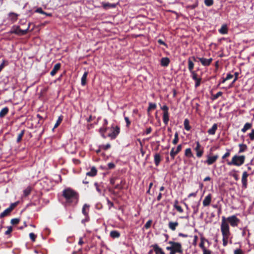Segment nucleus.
<instances>
[{
  "instance_id": "nucleus-1",
  "label": "nucleus",
  "mask_w": 254,
  "mask_h": 254,
  "mask_svg": "<svg viewBox=\"0 0 254 254\" xmlns=\"http://www.w3.org/2000/svg\"><path fill=\"white\" fill-rule=\"evenodd\" d=\"M240 220L235 215H232L226 218L225 216L222 217V221L220 225L221 232L222 235L223 246L226 247L229 242L231 236V232L229 223L233 227L238 226Z\"/></svg>"
},
{
  "instance_id": "nucleus-2",
  "label": "nucleus",
  "mask_w": 254,
  "mask_h": 254,
  "mask_svg": "<svg viewBox=\"0 0 254 254\" xmlns=\"http://www.w3.org/2000/svg\"><path fill=\"white\" fill-rule=\"evenodd\" d=\"M64 204H76L78 201V194L71 189H65L64 190Z\"/></svg>"
},
{
  "instance_id": "nucleus-3",
  "label": "nucleus",
  "mask_w": 254,
  "mask_h": 254,
  "mask_svg": "<svg viewBox=\"0 0 254 254\" xmlns=\"http://www.w3.org/2000/svg\"><path fill=\"white\" fill-rule=\"evenodd\" d=\"M245 156L244 155H235L233 158L231 162L228 163L229 165H234L235 166H241L245 162Z\"/></svg>"
},
{
  "instance_id": "nucleus-4",
  "label": "nucleus",
  "mask_w": 254,
  "mask_h": 254,
  "mask_svg": "<svg viewBox=\"0 0 254 254\" xmlns=\"http://www.w3.org/2000/svg\"><path fill=\"white\" fill-rule=\"evenodd\" d=\"M169 244L171 245V246L166 248L167 250H174L175 252H177V253L180 254L183 253L182 247L180 243L169 241Z\"/></svg>"
},
{
  "instance_id": "nucleus-5",
  "label": "nucleus",
  "mask_w": 254,
  "mask_h": 254,
  "mask_svg": "<svg viewBox=\"0 0 254 254\" xmlns=\"http://www.w3.org/2000/svg\"><path fill=\"white\" fill-rule=\"evenodd\" d=\"M28 28H27L25 30H22L20 29V27L17 26H13L11 28V30L10 31L9 33L10 34H15L16 35H17L18 36H22L26 34L28 31Z\"/></svg>"
},
{
  "instance_id": "nucleus-6",
  "label": "nucleus",
  "mask_w": 254,
  "mask_h": 254,
  "mask_svg": "<svg viewBox=\"0 0 254 254\" xmlns=\"http://www.w3.org/2000/svg\"><path fill=\"white\" fill-rule=\"evenodd\" d=\"M16 203H11L9 207H8L3 212L0 214V218H2L5 216L9 215L11 212L13 210L14 207L16 206Z\"/></svg>"
},
{
  "instance_id": "nucleus-7",
  "label": "nucleus",
  "mask_w": 254,
  "mask_h": 254,
  "mask_svg": "<svg viewBox=\"0 0 254 254\" xmlns=\"http://www.w3.org/2000/svg\"><path fill=\"white\" fill-rule=\"evenodd\" d=\"M120 132V127L118 126L112 127V132L109 133L108 136L111 139H115Z\"/></svg>"
},
{
  "instance_id": "nucleus-8",
  "label": "nucleus",
  "mask_w": 254,
  "mask_h": 254,
  "mask_svg": "<svg viewBox=\"0 0 254 254\" xmlns=\"http://www.w3.org/2000/svg\"><path fill=\"white\" fill-rule=\"evenodd\" d=\"M196 146L194 148V150L196 152V156L198 158L201 157L203 153V150L202 149H201V145L198 141L196 142Z\"/></svg>"
},
{
  "instance_id": "nucleus-9",
  "label": "nucleus",
  "mask_w": 254,
  "mask_h": 254,
  "mask_svg": "<svg viewBox=\"0 0 254 254\" xmlns=\"http://www.w3.org/2000/svg\"><path fill=\"white\" fill-rule=\"evenodd\" d=\"M182 145L181 144L179 145L177 149L175 150V148H172L170 152V156L173 159H174L175 156L181 150Z\"/></svg>"
},
{
  "instance_id": "nucleus-10",
  "label": "nucleus",
  "mask_w": 254,
  "mask_h": 254,
  "mask_svg": "<svg viewBox=\"0 0 254 254\" xmlns=\"http://www.w3.org/2000/svg\"><path fill=\"white\" fill-rule=\"evenodd\" d=\"M199 61L201 62V64L204 66H208L210 64L212 61V59H205L204 58H198Z\"/></svg>"
},
{
  "instance_id": "nucleus-11",
  "label": "nucleus",
  "mask_w": 254,
  "mask_h": 254,
  "mask_svg": "<svg viewBox=\"0 0 254 254\" xmlns=\"http://www.w3.org/2000/svg\"><path fill=\"white\" fill-rule=\"evenodd\" d=\"M218 158V156L217 155H216L213 156H207V159L206 161V163L208 165H211L216 161V160Z\"/></svg>"
},
{
  "instance_id": "nucleus-12",
  "label": "nucleus",
  "mask_w": 254,
  "mask_h": 254,
  "mask_svg": "<svg viewBox=\"0 0 254 254\" xmlns=\"http://www.w3.org/2000/svg\"><path fill=\"white\" fill-rule=\"evenodd\" d=\"M156 254H165L163 250L159 247L157 244H154L152 246Z\"/></svg>"
},
{
  "instance_id": "nucleus-13",
  "label": "nucleus",
  "mask_w": 254,
  "mask_h": 254,
  "mask_svg": "<svg viewBox=\"0 0 254 254\" xmlns=\"http://www.w3.org/2000/svg\"><path fill=\"white\" fill-rule=\"evenodd\" d=\"M125 184V182L124 180L120 179L119 180V181L116 183V184L115 186V188L118 190H121L123 188Z\"/></svg>"
},
{
  "instance_id": "nucleus-14",
  "label": "nucleus",
  "mask_w": 254,
  "mask_h": 254,
  "mask_svg": "<svg viewBox=\"0 0 254 254\" xmlns=\"http://www.w3.org/2000/svg\"><path fill=\"white\" fill-rule=\"evenodd\" d=\"M211 201V194H209L205 197V198L203 200V206H208L210 204Z\"/></svg>"
},
{
  "instance_id": "nucleus-15",
  "label": "nucleus",
  "mask_w": 254,
  "mask_h": 254,
  "mask_svg": "<svg viewBox=\"0 0 254 254\" xmlns=\"http://www.w3.org/2000/svg\"><path fill=\"white\" fill-rule=\"evenodd\" d=\"M218 126L216 124H214L212 127L207 130V132L209 135H214L217 129Z\"/></svg>"
},
{
  "instance_id": "nucleus-16",
  "label": "nucleus",
  "mask_w": 254,
  "mask_h": 254,
  "mask_svg": "<svg viewBox=\"0 0 254 254\" xmlns=\"http://www.w3.org/2000/svg\"><path fill=\"white\" fill-rule=\"evenodd\" d=\"M60 67H61L60 64L58 63V64H56L54 65L53 69L52 70V71L50 72L51 75H52V76L55 75L56 74V73L57 72V71L60 69Z\"/></svg>"
},
{
  "instance_id": "nucleus-17",
  "label": "nucleus",
  "mask_w": 254,
  "mask_h": 254,
  "mask_svg": "<svg viewBox=\"0 0 254 254\" xmlns=\"http://www.w3.org/2000/svg\"><path fill=\"white\" fill-rule=\"evenodd\" d=\"M154 163L156 166H158L161 160V155L159 153H156L154 156Z\"/></svg>"
},
{
  "instance_id": "nucleus-18",
  "label": "nucleus",
  "mask_w": 254,
  "mask_h": 254,
  "mask_svg": "<svg viewBox=\"0 0 254 254\" xmlns=\"http://www.w3.org/2000/svg\"><path fill=\"white\" fill-rule=\"evenodd\" d=\"M97 170L95 167H92L90 171L86 173V175L90 177H94L97 175Z\"/></svg>"
},
{
  "instance_id": "nucleus-19",
  "label": "nucleus",
  "mask_w": 254,
  "mask_h": 254,
  "mask_svg": "<svg viewBox=\"0 0 254 254\" xmlns=\"http://www.w3.org/2000/svg\"><path fill=\"white\" fill-rule=\"evenodd\" d=\"M170 63V60L168 58H163L161 60V64L163 66H167Z\"/></svg>"
},
{
  "instance_id": "nucleus-20",
  "label": "nucleus",
  "mask_w": 254,
  "mask_h": 254,
  "mask_svg": "<svg viewBox=\"0 0 254 254\" xmlns=\"http://www.w3.org/2000/svg\"><path fill=\"white\" fill-rule=\"evenodd\" d=\"M18 15L15 13L14 12H10L9 13V17L10 19V20L13 22H14L16 21H17L18 19Z\"/></svg>"
},
{
  "instance_id": "nucleus-21",
  "label": "nucleus",
  "mask_w": 254,
  "mask_h": 254,
  "mask_svg": "<svg viewBox=\"0 0 254 254\" xmlns=\"http://www.w3.org/2000/svg\"><path fill=\"white\" fill-rule=\"evenodd\" d=\"M102 4L103 7L105 9H108L110 8H115L116 6V4H114V3L102 2Z\"/></svg>"
},
{
  "instance_id": "nucleus-22",
  "label": "nucleus",
  "mask_w": 254,
  "mask_h": 254,
  "mask_svg": "<svg viewBox=\"0 0 254 254\" xmlns=\"http://www.w3.org/2000/svg\"><path fill=\"white\" fill-rule=\"evenodd\" d=\"M8 111L9 109L7 107H4L0 111V118H3L4 116H5L7 114Z\"/></svg>"
},
{
  "instance_id": "nucleus-23",
  "label": "nucleus",
  "mask_w": 254,
  "mask_h": 254,
  "mask_svg": "<svg viewBox=\"0 0 254 254\" xmlns=\"http://www.w3.org/2000/svg\"><path fill=\"white\" fill-rule=\"evenodd\" d=\"M179 223L178 222H170L169 223V227L171 230L174 231L176 230V227H177Z\"/></svg>"
},
{
  "instance_id": "nucleus-24",
  "label": "nucleus",
  "mask_w": 254,
  "mask_h": 254,
  "mask_svg": "<svg viewBox=\"0 0 254 254\" xmlns=\"http://www.w3.org/2000/svg\"><path fill=\"white\" fill-rule=\"evenodd\" d=\"M185 155L188 158L193 157V155L190 148H188L186 149L185 152Z\"/></svg>"
},
{
  "instance_id": "nucleus-25",
  "label": "nucleus",
  "mask_w": 254,
  "mask_h": 254,
  "mask_svg": "<svg viewBox=\"0 0 254 254\" xmlns=\"http://www.w3.org/2000/svg\"><path fill=\"white\" fill-rule=\"evenodd\" d=\"M163 120L164 123L167 125L169 120V113H163Z\"/></svg>"
},
{
  "instance_id": "nucleus-26",
  "label": "nucleus",
  "mask_w": 254,
  "mask_h": 254,
  "mask_svg": "<svg viewBox=\"0 0 254 254\" xmlns=\"http://www.w3.org/2000/svg\"><path fill=\"white\" fill-rule=\"evenodd\" d=\"M219 32L222 34H225L228 33V28L226 25H223L219 30Z\"/></svg>"
},
{
  "instance_id": "nucleus-27",
  "label": "nucleus",
  "mask_w": 254,
  "mask_h": 254,
  "mask_svg": "<svg viewBox=\"0 0 254 254\" xmlns=\"http://www.w3.org/2000/svg\"><path fill=\"white\" fill-rule=\"evenodd\" d=\"M110 236L112 238H118L120 236V233L117 231H112L110 232Z\"/></svg>"
},
{
  "instance_id": "nucleus-28",
  "label": "nucleus",
  "mask_w": 254,
  "mask_h": 254,
  "mask_svg": "<svg viewBox=\"0 0 254 254\" xmlns=\"http://www.w3.org/2000/svg\"><path fill=\"white\" fill-rule=\"evenodd\" d=\"M174 207L177 209V210L178 212H179L180 213H182L183 212V209H182V208L181 207V206L178 205V201L177 200H175V201L174 202Z\"/></svg>"
},
{
  "instance_id": "nucleus-29",
  "label": "nucleus",
  "mask_w": 254,
  "mask_h": 254,
  "mask_svg": "<svg viewBox=\"0 0 254 254\" xmlns=\"http://www.w3.org/2000/svg\"><path fill=\"white\" fill-rule=\"evenodd\" d=\"M194 67V64L192 61L191 60L190 58H189L188 60V68L190 71L191 72L193 71V68Z\"/></svg>"
},
{
  "instance_id": "nucleus-30",
  "label": "nucleus",
  "mask_w": 254,
  "mask_h": 254,
  "mask_svg": "<svg viewBox=\"0 0 254 254\" xmlns=\"http://www.w3.org/2000/svg\"><path fill=\"white\" fill-rule=\"evenodd\" d=\"M252 127V124L251 123H246L243 128L242 129V131L243 132H245L247 130L250 129Z\"/></svg>"
},
{
  "instance_id": "nucleus-31",
  "label": "nucleus",
  "mask_w": 254,
  "mask_h": 254,
  "mask_svg": "<svg viewBox=\"0 0 254 254\" xmlns=\"http://www.w3.org/2000/svg\"><path fill=\"white\" fill-rule=\"evenodd\" d=\"M88 72L86 71L84 73L82 78H81V84L82 85H85L86 83V79L88 75Z\"/></svg>"
},
{
  "instance_id": "nucleus-32",
  "label": "nucleus",
  "mask_w": 254,
  "mask_h": 254,
  "mask_svg": "<svg viewBox=\"0 0 254 254\" xmlns=\"http://www.w3.org/2000/svg\"><path fill=\"white\" fill-rule=\"evenodd\" d=\"M24 133H25V130L23 129L21 131L20 133H19V134L18 135L17 138V140H16V141L17 143H19L21 141Z\"/></svg>"
},
{
  "instance_id": "nucleus-33",
  "label": "nucleus",
  "mask_w": 254,
  "mask_h": 254,
  "mask_svg": "<svg viewBox=\"0 0 254 254\" xmlns=\"http://www.w3.org/2000/svg\"><path fill=\"white\" fill-rule=\"evenodd\" d=\"M31 191V187H28L26 189L23 190V194L24 196H27L29 195Z\"/></svg>"
},
{
  "instance_id": "nucleus-34",
  "label": "nucleus",
  "mask_w": 254,
  "mask_h": 254,
  "mask_svg": "<svg viewBox=\"0 0 254 254\" xmlns=\"http://www.w3.org/2000/svg\"><path fill=\"white\" fill-rule=\"evenodd\" d=\"M184 127L187 130H190V126L189 125V121L186 119L184 121Z\"/></svg>"
},
{
  "instance_id": "nucleus-35",
  "label": "nucleus",
  "mask_w": 254,
  "mask_h": 254,
  "mask_svg": "<svg viewBox=\"0 0 254 254\" xmlns=\"http://www.w3.org/2000/svg\"><path fill=\"white\" fill-rule=\"evenodd\" d=\"M156 104L152 103H149V107H148V108L147 109V112H148V114L149 113V112H150V110L155 109H156Z\"/></svg>"
},
{
  "instance_id": "nucleus-36",
  "label": "nucleus",
  "mask_w": 254,
  "mask_h": 254,
  "mask_svg": "<svg viewBox=\"0 0 254 254\" xmlns=\"http://www.w3.org/2000/svg\"><path fill=\"white\" fill-rule=\"evenodd\" d=\"M239 147H240V150H239V153L243 152L247 148V145H245V144H240L239 145Z\"/></svg>"
},
{
  "instance_id": "nucleus-37",
  "label": "nucleus",
  "mask_w": 254,
  "mask_h": 254,
  "mask_svg": "<svg viewBox=\"0 0 254 254\" xmlns=\"http://www.w3.org/2000/svg\"><path fill=\"white\" fill-rule=\"evenodd\" d=\"M62 121H63V116H61L59 117L58 120H57L56 124L54 126V128L57 127L59 126V125L61 123Z\"/></svg>"
},
{
  "instance_id": "nucleus-38",
  "label": "nucleus",
  "mask_w": 254,
  "mask_h": 254,
  "mask_svg": "<svg viewBox=\"0 0 254 254\" xmlns=\"http://www.w3.org/2000/svg\"><path fill=\"white\" fill-rule=\"evenodd\" d=\"M106 130H107V128L105 127H102L99 129V132L101 134L102 137L104 138H106V136L105 135V132L106 131Z\"/></svg>"
},
{
  "instance_id": "nucleus-39",
  "label": "nucleus",
  "mask_w": 254,
  "mask_h": 254,
  "mask_svg": "<svg viewBox=\"0 0 254 254\" xmlns=\"http://www.w3.org/2000/svg\"><path fill=\"white\" fill-rule=\"evenodd\" d=\"M213 3V0H204V3L207 6H211Z\"/></svg>"
},
{
  "instance_id": "nucleus-40",
  "label": "nucleus",
  "mask_w": 254,
  "mask_h": 254,
  "mask_svg": "<svg viewBox=\"0 0 254 254\" xmlns=\"http://www.w3.org/2000/svg\"><path fill=\"white\" fill-rule=\"evenodd\" d=\"M20 221V219H18V218H13V219H12L10 221V223L12 224V225H16L17 224L19 223Z\"/></svg>"
},
{
  "instance_id": "nucleus-41",
  "label": "nucleus",
  "mask_w": 254,
  "mask_h": 254,
  "mask_svg": "<svg viewBox=\"0 0 254 254\" xmlns=\"http://www.w3.org/2000/svg\"><path fill=\"white\" fill-rule=\"evenodd\" d=\"M29 237L32 242H35L36 240L37 236L33 233H30L29 234Z\"/></svg>"
},
{
  "instance_id": "nucleus-42",
  "label": "nucleus",
  "mask_w": 254,
  "mask_h": 254,
  "mask_svg": "<svg viewBox=\"0 0 254 254\" xmlns=\"http://www.w3.org/2000/svg\"><path fill=\"white\" fill-rule=\"evenodd\" d=\"M191 73L192 75V78L193 80H196L200 78V77H197V75L194 71L191 72Z\"/></svg>"
},
{
  "instance_id": "nucleus-43",
  "label": "nucleus",
  "mask_w": 254,
  "mask_h": 254,
  "mask_svg": "<svg viewBox=\"0 0 254 254\" xmlns=\"http://www.w3.org/2000/svg\"><path fill=\"white\" fill-rule=\"evenodd\" d=\"M178 140H179L178 133V132H176L175 134V138L173 140V143L174 144H176L178 143Z\"/></svg>"
},
{
  "instance_id": "nucleus-44",
  "label": "nucleus",
  "mask_w": 254,
  "mask_h": 254,
  "mask_svg": "<svg viewBox=\"0 0 254 254\" xmlns=\"http://www.w3.org/2000/svg\"><path fill=\"white\" fill-rule=\"evenodd\" d=\"M111 147V145L110 144H107L106 145H102L100 146V148L104 150H107L108 149L110 148Z\"/></svg>"
},
{
  "instance_id": "nucleus-45",
  "label": "nucleus",
  "mask_w": 254,
  "mask_h": 254,
  "mask_svg": "<svg viewBox=\"0 0 254 254\" xmlns=\"http://www.w3.org/2000/svg\"><path fill=\"white\" fill-rule=\"evenodd\" d=\"M13 228L12 226H9L7 227V230L5 232V234L8 235L10 234L12 231Z\"/></svg>"
},
{
  "instance_id": "nucleus-46",
  "label": "nucleus",
  "mask_w": 254,
  "mask_h": 254,
  "mask_svg": "<svg viewBox=\"0 0 254 254\" xmlns=\"http://www.w3.org/2000/svg\"><path fill=\"white\" fill-rule=\"evenodd\" d=\"M5 63H6V65L8 64V63L5 60H3L2 63L0 64V72L2 70L4 67L5 65Z\"/></svg>"
},
{
  "instance_id": "nucleus-47",
  "label": "nucleus",
  "mask_w": 254,
  "mask_h": 254,
  "mask_svg": "<svg viewBox=\"0 0 254 254\" xmlns=\"http://www.w3.org/2000/svg\"><path fill=\"white\" fill-rule=\"evenodd\" d=\"M234 254H244V252L241 249H237L234 251Z\"/></svg>"
},
{
  "instance_id": "nucleus-48",
  "label": "nucleus",
  "mask_w": 254,
  "mask_h": 254,
  "mask_svg": "<svg viewBox=\"0 0 254 254\" xmlns=\"http://www.w3.org/2000/svg\"><path fill=\"white\" fill-rule=\"evenodd\" d=\"M242 182L243 187L245 188H246L247 186V178H242Z\"/></svg>"
},
{
  "instance_id": "nucleus-49",
  "label": "nucleus",
  "mask_w": 254,
  "mask_h": 254,
  "mask_svg": "<svg viewBox=\"0 0 254 254\" xmlns=\"http://www.w3.org/2000/svg\"><path fill=\"white\" fill-rule=\"evenodd\" d=\"M233 75L230 73L228 74L226 77L223 79L222 83L225 82L226 80L231 79Z\"/></svg>"
},
{
  "instance_id": "nucleus-50",
  "label": "nucleus",
  "mask_w": 254,
  "mask_h": 254,
  "mask_svg": "<svg viewBox=\"0 0 254 254\" xmlns=\"http://www.w3.org/2000/svg\"><path fill=\"white\" fill-rule=\"evenodd\" d=\"M151 223H152V221L151 220L148 221L146 224H145L144 225V227L146 228V229H148L150 227V226H151Z\"/></svg>"
},
{
  "instance_id": "nucleus-51",
  "label": "nucleus",
  "mask_w": 254,
  "mask_h": 254,
  "mask_svg": "<svg viewBox=\"0 0 254 254\" xmlns=\"http://www.w3.org/2000/svg\"><path fill=\"white\" fill-rule=\"evenodd\" d=\"M88 206L87 204H84L82 208V212L85 215H87V213L86 212L85 210L86 208H88Z\"/></svg>"
},
{
  "instance_id": "nucleus-52",
  "label": "nucleus",
  "mask_w": 254,
  "mask_h": 254,
  "mask_svg": "<svg viewBox=\"0 0 254 254\" xmlns=\"http://www.w3.org/2000/svg\"><path fill=\"white\" fill-rule=\"evenodd\" d=\"M161 109L163 111V113H168V107L166 105L163 106Z\"/></svg>"
},
{
  "instance_id": "nucleus-53",
  "label": "nucleus",
  "mask_w": 254,
  "mask_h": 254,
  "mask_svg": "<svg viewBox=\"0 0 254 254\" xmlns=\"http://www.w3.org/2000/svg\"><path fill=\"white\" fill-rule=\"evenodd\" d=\"M197 240H198V237L196 235H195L194 236V239H193V242H192V245L194 246H196Z\"/></svg>"
},
{
  "instance_id": "nucleus-54",
  "label": "nucleus",
  "mask_w": 254,
  "mask_h": 254,
  "mask_svg": "<svg viewBox=\"0 0 254 254\" xmlns=\"http://www.w3.org/2000/svg\"><path fill=\"white\" fill-rule=\"evenodd\" d=\"M249 136L252 140L254 139V129H252L251 132L249 133Z\"/></svg>"
},
{
  "instance_id": "nucleus-55",
  "label": "nucleus",
  "mask_w": 254,
  "mask_h": 254,
  "mask_svg": "<svg viewBox=\"0 0 254 254\" xmlns=\"http://www.w3.org/2000/svg\"><path fill=\"white\" fill-rule=\"evenodd\" d=\"M119 180H120V179H118V178L112 179L111 180V183L112 185H114L115 186V185L116 184V183H117V182L119 181Z\"/></svg>"
},
{
  "instance_id": "nucleus-56",
  "label": "nucleus",
  "mask_w": 254,
  "mask_h": 254,
  "mask_svg": "<svg viewBox=\"0 0 254 254\" xmlns=\"http://www.w3.org/2000/svg\"><path fill=\"white\" fill-rule=\"evenodd\" d=\"M125 120L126 121V122L127 123V127H129V126L130 125V122L129 120V118L127 117H125Z\"/></svg>"
},
{
  "instance_id": "nucleus-57",
  "label": "nucleus",
  "mask_w": 254,
  "mask_h": 254,
  "mask_svg": "<svg viewBox=\"0 0 254 254\" xmlns=\"http://www.w3.org/2000/svg\"><path fill=\"white\" fill-rule=\"evenodd\" d=\"M204 239L203 238H201V243H200L199 244V247L202 249V250H203V249H205L204 246Z\"/></svg>"
},
{
  "instance_id": "nucleus-58",
  "label": "nucleus",
  "mask_w": 254,
  "mask_h": 254,
  "mask_svg": "<svg viewBox=\"0 0 254 254\" xmlns=\"http://www.w3.org/2000/svg\"><path fill=\"white\" fill-rule=\"evenodd\" d=\"M201 80V78L197 80H195V87H197L198 86H199L200 85Z\"/></svg>"
},
{
  "instance_id": "nucleus-59",
  "label": "nucleus",
  "mask_w": 254,
  "mask_h": 254,
  "mask_svg": "<svg viewBox=\"0 0 254 254\" xmlns=\"http://www.w3.org/2000/svg\"><path fill=\"white\" fill-rule=\"evenodd\" d=\"M36 12L41 14H46V13L42 10V8H38L36 10Z\"/></svg>"
},
{
  "instance_id": "nucleus-60",
  "label": "nucleus",
  "mask_w": 254,
  "mask_h": 254,
  "mask_svg": "<svg viewBox=\"0 0 254 254\" xmlns=\"http://www.w3.org/2000/svg\"><path fill=\"white\" fill-rule=\"evenodd\" d=\"M203 254H211V251L209 250H207L206 248L203 249Z\"/></svg>"
},
{
  "instance_id": "nucleus-61",
  "label": "nucleus",
  "mask_w": 254,
  "mask_h": 254,
  "mask_svg": "<svg viewBox=\"0 0 254 254\" xmlns=\"http://www.w3.org/2000/svg\"><path fill=\"white\" fill-rule=\"evenodd\" d=\"M230 150H228V151L222 156V158L225 159L228 157V156H230Z\"/></svg>"
},
{
  "instance_id": "nucleus-62",
  "label": "nucleus",
  "mask_w": 254,
  "mask_h": 254,
  "mask_svg": "<svg viewBox=\"0 0 254 254\" xmlns=\"http://www.w3.org/2000/svg\"><path fill=\"white\" fill-rule=\"evenodd\" d=\"M196 6H197V3H195V4H192V5H189V6H188V7H189L191 9H194Z\"/></svg>"
},
{
  "instance_id": "nucleus-63",
  "label": "nucleus",
  "mask_w": 254,
  "mask_h": 254,
  "mask_svg": "<svg viewBox=\"0 0 254 254\" xmlns=\"http://www.w3.org/2000/svg\"><path fill=\"white\" fill-rule=\"evenodd\" d=\"M248 176H249V174H248V173L247 172H244L243 173L242 178H247Z\"/></svg>"
},
{
  "instance_id": "nucleus-64",
  "label": "nucleus",
  "mask_w": 254,
  "mask_h": 254,
  "mask_svg": "<svg viewBox=\"0 0 254 254\" xmlns=\"http://www.w3.org/2000/svg\"><path fill=\"white\" fill-rule=\"evenodd\" d=\"M109 168L110 169L113 168L115 167V165L113 163H110L108 164Z\"/></svg>"
}]
</instances>
